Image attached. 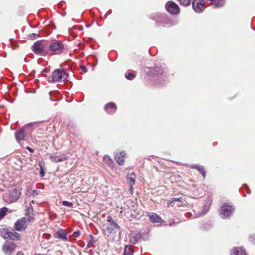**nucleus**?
Returning <instances> with one entry per match:
<instances>
[{
  "instance_id": "6ab92c4d",
  "label": "nucleus",
  "mask_w": 255,
  "mask_h": 255,
  "mask_svg": "<svg viewBox=\"0 0 255 255\" xmlns=\"http://www.w3.org/2000/svg\"><path fill=\"white\" fill-rule=\"evenodd\" d=\"M231 255H246V254L242 248H235L233 249Z\"/></svg>"
},
{
  "instance_id": "412c9836",
  "label": "nucleus",
  "mask_w": 255,
  "mask_h": 255,
  "mask_svg": "<svg viewBox=\"0 0 255 255\" xmlns=\"http://www.w3.org/2000/svg\"><path fill=\"white\" fill-rule=\"evenodd\" d=\"M192 168H195L198 170L202 175L204 178H205L206 171L204 170V167L202 166L195 165L192 167Z\"/></svg>"
},
{
  "instance_id": "72a5a7b5",
  "label": "nucleus",
  "mask_w": 255,
  "mask_h": 255,
  "mask_svg": "<svg viewBox=\"0 0 255 255\" xmlns=\"http://www.w3.org/2000/svg\"><path fill=\"white\" fill-rule=\"evenodd\" d=\"M16 255H23V254L22 252H18L17 253V254H16Z\"/></svg>"
},
{
  "instance_id": "f3484780",
  "label": "nucleus",
  "mask_w": 255,
  "mask_h": 255,
  "mask_svg": "<svg viewBox=\"0 0 255 255\" xmlns=\"http://www.w3.org/2000/svg\"><path fill=\"white\" fill-rule=\"evenodd\" d=\"M10 235H9V237L8 239L15 241V240H20L21 239V236L19 234L14 231L13 230L11 232H10Z\"/></svg>"
},
{
  "instance_id": "c85d7f7f",
  "label": "nucleus",
  "mask_w": 255,
  "mask_h": 255,
  "mask_svg": "<svg viewBox=\"0 0 255 255\" xmlns=\"http://www.w3.org/2000/svg\"><path fill=\"white\" fill-rule=\"evenodd\" d=\"M62 204L65 206H68L71 207L73 206V204L71 202H69L67 201H64L62 202Z\"/></svg>"
},
{
  "instance_id": "7ed1b4c3",
  "label": "nucleus",
  "mask_w": 255,
  "mask_h": 255,
  "mask_svg": "<svg viewBox=\"0 0 255 255\" xmlns=\"http://www.w3.org/2000/svg\"><path fill=\"white\" fill-rule=\"evenodd\" d=\"M32 125V123L23 127L20 129L17 130L15 132V136L17 141L25 140L28 131V127Z\"/></svg>"
},
{
  "instance_id": "f8f14e48",
  "label": "nucleus",
  "mask_w": 255,
  "mask_h": 255,
  "mask_svg": "<svg viewBox=\"0 0 255 255\" xmlns=\"http://www.w3.org/2000/svg\"><path fill=\"white\" fill-rule=\"evenodd\" d=\"M135 175L133 172L128 174L127 177V180L130 186V189L131 190L133 189V186L135 184Z\"/></svg>"
},
{
  "instance_id": "bb28decb",
  "label": "nucleus",
  "mask_w": 255,
  "mask_h": 255,
  "mask_svg": "<svg viewBox=\"0 0 255 255\" xmlns=\"http://www.w3.org/2000/svg\"><path fill=\"white\" fill-rule=\"evenodd\" d=\"M180 4L187 6L190 4L191 0H177Z\"/></svg>"
},
{
  "instance_id": "5701e85b",
  "label": "nucleus",
  "mask_w": 255,
  "mask_h": 255,
  "mask_svg": "<svg viewBox=\"0 0 255 255\" xmlns=\"http://www.w3.org/2000/svg\"><path fill=\"white\" fill-rule=\"evenodd\" d=\"M124 255H133L132 249L128 246H126L125 248Z\"/></svg>"
},
{
  "instance_id": "f704fd0d",
  "label": "nucleus",
  "mask_w": 255,
  "mask_h": 255,
  "mask_svg": "<svg viewBox=\"0 0 255 255\" xmlns=\"http://www.w3.org/2000/svg\"><path fill=\"white\" fill-rule=\"evenodd\" d=\"M32 35H33V37L32 38H35L36 37V36L37 35L35 33H32Z\"/></svg>"
},
{
  "instance_id": "a211bd4d",
  "label": "nucleus",
  "mask_w": 255,
  "mask_h": 255,
  "mask_svg": "<svg viewBox=\"0 0 255 255\" xmlns=\"http://www.w3.org/2000/svg\"><path fill=\"white\" fill-rule=\"evenodd\" d=\"M50 159L55 162L63 161L67 159V157L65 155L62 156H50Z\"/></svg>"
},
{
  "instance_id": "20e7f679",
  "label": "nucleus",
  "mask_w": 255,
  "mask_h": 255,
  "mask_svg": "<svg viewBox=\"0 0 255 255\" xmlns=\"http://www.w3.org/2000/svg\"><path fill=\"white\" fill-rule=\"evenodd\" d=\"M16 248L15 244L12 242L6 241L2 247V251L6 255H10Z\"/></svg>"
},
{
  "instance_id": "f03ea898",
  "label": "nucleus",
  "mask_w": 255,
  "mask_h": 255,
  "mask_svg": "<svg viewBox=\"0 0 255 255\" xmlns=\"http://www.w3.org/2000/svg\"><path fill=\"white\" fill-rule=\"evenodd\" d=\"M67 77L68 74L65 72L59 69H56L52 73V82H56L60 80H65Z\"/></svg>"
},
{
  "instance_id": "c756f323",
  "label": "nucleus",
  "mask_w": 255,
  "mask_h": 255,
  "mask_svg": "<svg viewBox=\"0 0 255 255\" xmlns=\"http://www.w3.org/2000/svg\"><path fill=\"white\" fill-rule=\"evenodd\" d=\"M80 235L79 232H74L73 233V236L75 237H77Z\"/></svg>"
},
{
  "instance_id": "4468645a",
  "label": "nucleus",
  "mask_w": 255,
  "mask_h": 255,
  "mask_svg": "<svg viewBox=\"0 0 255 255\" xmlns=\"http://www.w3.org/2000/svg\"><path fill=\"white\" fill-rule=\"evenodd\" d=\"M125 155V153L123 151L115 154V159L120 165H123L124 164Z\"/></svg>"
},
{
  "instance_id": "39448f33",
  "label": "nucleus",
  "mask_w": 255,
  "mask_h": 255,
  "mask_svg": "<svg viewBox=\"0 0 255 255\" xmlns=\"http://www.w3.org/2000/svg\"><path fill=\"white\" fill-rule=\"evenodd\" d=\"M235 210L234 207L231 205L224 204L221 209L220 215L222 218H226L229 217L232 212Z\"/></svg>"
},
{
  "instance_id": "cd10ccee",
  "label": "nucleus",
  "mask_w": 255,
  "mask_h": 255,
  "mask_svg": "<svg viewBox=\"0 0 255 255\" xmlns=\"http://www.w3.org/2000/svg\"><path fill=\"white\" fill-rule=\"evenodd\" d=\"M126 78L128 79L131 80L135 77V76L133 74L131 73H129L128 75H126Z\"/></svg>"
},
{
  "instance_id": "9b49d317",
  "label": "nucleus",
  "mask_w": 255,
  "mask_h": 255,
  "mask_svg": "<svg viewBox=\"0 0 255 255\" xmlns=\"http://www.w3.org/2000/svg\"><path fill=\"white\" fill-rule=\"evenodd\" d=\"M192 7L196 12H201L204 8L203 0H194L192 2Z\"/></svg>"
},
{
  "instance_id": "1a4fd4ad",
  "label": "nucleus",
  "mask_w": 255,
  "mask_h": 255,
  "mask_svg": "<svg viewBox=\"0 0 255 255\" xmlns=\"http://www.w3.org/2000/svg\"><path fill=\"white\" fill-rule=\"evenodd\" d=\"M8 193L5 194V197L7 196H10L8 200L9 202H14L17 200L20 196V193L17 192V190L15 188H12L9 190Z\"/></svg>"
},
{
  "instance_id": "a878e982",
  "label": "nucleus",
  "mask_w": 255,
  "mask_h": 255,
  "mask_svg": "<svg viewBox=\"0 0 255 255\" xmlns=\"http://www.w3.org/2000/svg\"><path fill=\"white\" fill-rule=\"evenodd\" d=\"M104 161L108 165H111L113 162V160L108 155H105L104 157Z\"/></svg>"
},
{
  "instance_id": "4be33fe9",
  "label": "nucleus",
  "mask_w": 255,
  "mask_h": 255,
  "mask_svg": "<svg viewBox=\"0 0 255 255\" xmlns=\"http://www.w3.org/2000/svg\"><path fill=\"white\" fill-rule=\"evenodd\" d=\"M216 7H220L223 6L225 3V0H212Z\"/></svg>"
},
{
  "instance_id": "423d86ee",
  "label": "nucleus",
  "mask_w": 255,
  "mask_h": 255,
  "mask_svg": "<svg viewBox=\"0 0 255 255\" xmlns=\"http://www.w3.org/2000/svg\"><path fill=\"white\" fill-rule=\"evenodd\" d=\"M63 44L60 41H55L53 42L49 47L50 51L54 52L56 54L61 53L63 49Z\"/></svg>"
},
{
  "instance_id": "7c9ffc66",
  "label": "nucleus",
  "mask_w": 255,
  "mask_h": 255,
  "mask_svg": "<svg viewBox=\"0 0 255 255\" xmlns=\"http://www.w3.org/2000/svg\"><path fill=\"white\" fill-rule=\"evenodd\" d=\"M26 149H27L28 151H29L30 152H33V150L32 149H31L30 147H28V146H27V147H26Z\"/></svg>"
},
{
  "instance_id": "0eeeda50",
  "label": "nucleus",
  "mask_w": 255,
  "mask_h": 255,
  "mask_svg": "<svg viewBox=\"0 0 255 255\" xmlns=\"http://www.w3.org/2000/svg\"><path fill=\"white\" fill-rule=\"evenodd\" d=\"M166 10L170 13L176 14L179 12V6L173 1H168L165 5Z\"/></svg>"
},
{
  "instance_id": "c9c22d12",
  "label": "nucleus",
  "mask_w": 255,
  "mask_h": 255,
  "mask_svg": "<svg viewBox=\"0 0 255 255\" xmlns=\"http://www.w3.org/2000/svg\"><path fill=\"white\" fill-rule=\"evenodd\" d=\"M43 72H45V73H47L48 72V70L47 69H45L44 70H43L42 71Z\"/></svg>"
},
{
  "instance_id": "dca6fc26",
  "label": "nucleus",
  "mask_w": 255,
  "mask_h": 255,
  "mask_svg": "<svg viewBox=\"0 0 255 255\" xmlns=\"http://www.w3.org/2000/svg\"><path fill=\"white\" fill-rule=\"evenodd\" d=\"M150 221L153 223H160L161 219L155 213L149 215Z\"/></svg>"
},
{
  "instance_id": "e433bc0d",
  "label": "nucleus",
  "mask_w": 255,
  "mask_h": 255,
  "mask_svg": "<svg viewBox=\"0 0 255 255\" xmlns=\"http://www.w3.org/2000/svg\"><path fill=\"white\" fill-rule=\"evenodd\" d=\"M87 255H88V254H87Z\"/></svg>"
},
{
  "instance_id": "aec40b11",
  "label": "nucleus",
  "mask_w": 255,
  "mask_h": 255,
  "mask_svg": "<svg viewBox=\"0 0 255 255\" xmlns=\"http://www.w3.org/2000/svg\"><path fill=\"white\" fill-rule=\"evenodd\" d=\"M10 235V232L8 231L6 228H1L0 229V235L3 238L8 239Z\"/></svg>"
},
{
  "instance_id": "ddd939ff",
  "label": "nucleus",
  "mask_w": 255,
  "mask_h": 255,
  "mask_svg": "<svg viewBox=\"0 0 255 255\" xmlns=\"http://www.w3.org/2000/svg\"><path fill=\"white\" fill-rule=\"evenodd\" d=\"M105 109L108 113L111 114L116 112L117 107L114 103H110L106 105Z\"/></svg>"
},
{
  "instance_id": "f257e3e1",
  "label": "nucleus",
  "mask_w": 255,
  "mask_h": 255,
  "mask_svg": "<svg viewBox=\"0 0 255 255\" xmlns=\"http://www.w3.org/2000/svg\"><path fill=\"white\" fill-rule=\"evenodd\" d=\"M107 223L103 225L104 230H106L108 234H111L117 229L119 228V225L113 220L112 217L108 216L107 218Z\"/></svg>"
},
{
  "instance_id": "2f4dec72",
  "label": "nucleus",
  "mask_w": 255,
  "mask_h": 255,
  "mask_svg": "<svg viewBox=\"0 0 255 255\" xmlns=\"http://www.w3.org/2000/svg\"><path fill=\"white\" fill-rule=\"evenodd\" d=\"M40 174L41 175V176H43L44 175V172L43 171V170L42 169H41V170L40 171Z\"/></svg>"
},
{
  "instance_id": "473e14b6",
  "label": "nucleus",
  "mask_w": 255,
  "mask_h": 255,
  "mask_svg": "<svg viewBox=\"0 0 255 255\" xmlns=\"http://www.w3.org/2000/svg\"><path fill=\"white\" fill-rule=\"evenodd\" d=\"M82 68L83 71V72H85H85H87L86 68L85 67L82 66Z\"/></svg>"
},
{
  "instance_id": "393cba45",
  "label": "nucleus",
  "mask_w": 255,
  "mask_h": 255,
  "mask_svg": "<svg viewBox=\"0 0 255 255\" xmlns=\"http://www.w3.org/2000/svg\"><path fill=\"white\" fill-rule=\"evenodd\" d=\"M182 200H183V198H181V197H180V198H173L172 199V200L170 202H169L168 203V204L169 205L173 206V205L172 204L174 203L175 202L178 201V202H180L182 203Z\"/></svg>"
},
{
  "instance_id": "2eb2a0df",
  "label": "nucleus",
  "mask_w": 255,
  "mask_h": 255,
  "mask_svg": "<svg viewBox=\"0 0 255 255\" xmlns=\"http://www.w3.org/2000/svg\"><path fill=\"white\" fill-rule=\"evenodd\" d=\"M55 237L63 240H67V234L62 230H59L55 233Z\"/></svg>"
},
{
  "instance_id": "b1692460",
  "label": "nucleus",
  "mask_w": 255,
  "mask_h": 255,
  "mask_svg": "<svg viewBox=\"0 0 255 255\" xmlns=\"http://www.w3.org/2000/svg\"><path fill=\"white\" fill-rule=\"evenodd\" d=\"M8 209L3 207L0 210V220L2 219L4 216L5 215L6 213L7 212Z\"/></svg>"
},
{
  "instance_id": "6e6552de",
  "label": "nucleus",
  "mask_w": 255,
  "mask_h": 255,
  "mask_svg": "<svg viewBox=\"0 0 255 255\" xmlns=\"http://www.w3.org/2000/svg\"><path fill=\"white\" fill-rule=\"evenodd\" d=\"M27 222L25 218H21L18 220L14 224V228L16 231H22L25 229Z\"/></svg>"
},
{
  "instance_id": "9d476101",
  "label": "nucleus",
  "mask_w": 255,
  "mask_h": 255,
  "mask_svg": "<svg viewBox=\"0 0 255 255\" xmlns=\"http://www.w3.org/2000/svg\"><path fill=\"white\" fill-rule=\"evenodd\" d=\"M44 42L42 41H37L34 43L32 46L33 51L36 54H41L44 52L45 47Z\"/></svg>"
}]
</instances>
